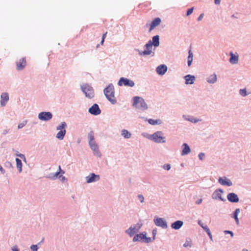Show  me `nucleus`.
Returning <instances> with one entry per match:
<instances>
[{
    "label": "nucleus",
    "instance_id": "4468645a",
    "mask_svg": "<svg viewBox=\"0 0 251 251\" xmlns=\"http://www.w3.org/2000/svg\"><path fill=\"white\" fill-rule=\"evenodd\" d=\"M227 199L231 202H238L239 201L238 196L234 193H229L227 196Z\"/></svg>",
    "mask_w": 251,
    "mask_h": 251
},
{
    "label": "nucleus",
    "instance_id": "2eb2a0df",
    "mask_svg": "<svg viewBox=\"0 0 251 251\" xmlns=\"http://www.w3.org/2000/svg\"><path fill=\"white\" fill-rule=\"evenodd\" d=\"M154 223L157 226H161L162 228H167V225L166 222L162 218H158L154 220Z\"/></svg>",
    "mask_w": 251,
    "mask_h": 251
},
{
    "label": "nucleus",
    "instance_id": "79ce46f5",
    "mask_svg": "<svg viewBox=\"0 0 251 251\" xmlns=\"http://www.w3.org/2000/svg\"><path fill=\"white\" fill-rule=\"evenodd\" d=\"M204 154L203 153H201L199 155V157L200 160H202L203 159V158L204 157Z\"/></svg>",
    "mask_w": 251,
    "mask_h": 251
},
{
    "label": "nucleus",
    "instance_id": "1a4fd4ad",
    "mask_svg": "<svg viewBox=\"0 0 251 251\" xmlns=\"http://www.w3.org/2000/svg\"><path fill=\"white\" fill-rule=\"evenodd\" d=\"M52 115L50 112H42L38 115V118L42 121H49L52 118Z\"/></svg>",
    "mask_w": 251,
    "mask_h": 251
},
{
    "label": "nucleus",
    "instance_id": "6ab92c4d",
    "mask_svg": "<svg viewBox=\"0 0 251 251\" xmlns=\"http://www.w3.org/2000/svg\"><path fill=\"white\" fill-rule=\"evenodd\" d=\"M26 66V60L25 58H21L17 63V69L21 70Z\"/></svg>",
    "mask_w": 251,
    "mask_h": 251
},
{
    "label": "nucleus",
    "instance_id": "f257e3e1",
    "mask_svg": "<svg viewBox=\"0 0 251 251\" xmlns=\"http://www.w3.org/2000/svg\"><path fill=\"white\" fill-rule=\"evenodd\" d=\"M104 93L106 98L112 103L114 104L116 102V100L114 97V88L112 84H109L104 90Z\"/></svg>",
    "mask_w": 251,
    "mask_h": 251
},
{
    "label": "nucleus",
    "instance_id": "aec40b11",
    "mask_svg": "<svg viewBox=\"0 0 251 251\" xmlns=\"http://www.w3.org/2000/svg\"><path fill=\"white\" fill-rule=\"evenodd\" d=\"M9 100V96L7 93H2L1 95L0 104L1 106H4Z\"/></svg>",
    "mask_w": 251,
    "mask_h": 251
},
{
    "label": "nucleus",
    "instance_id": "bb28decb",
    "mask_svg": "<svg viewBox=\"0 0 251 251\" xmlns=\"http://www.w3.org/2000/svg\"><path fill=\"white\" fill-rule=\"evenodd\" d=\"M217 81V75L215 74L211 75L207 79V82L210 83H214Z\"/></svg>",
    "mask_w": 251,
    "mask_h": 251
},
{
    "label": "nucleus",
    "instance_id": "423d86ee",
    "mask_svg": "<svg viewBox=\"0 0 251 251\" xmlns=\"http://www.w3.org/2000/svg\"><path fill=\"white\" fill-rule=\"evenodd\" d=\"M143 241L145 243H149L151 241V238L150 237H147L146 234H144L143 233H140L139 234H137L135 235L133 239V242H137V241Z\"/></svg>",
    "mask_w": 251,
    "mask_h": 251
},
{
    "label": "nucleus",
    "instance_id": "f704fd0d",
    "mask_svg": "<svg viewBox=\"0 0 251 251\" xmlns=\"http://www.w3.org/2000/svg\"><path fill=\"white\" fill-rule=\"evenodd\" d=\"M26 123H27V122L25 121L23 122L22 123L19 124L18 125V128L19 129L23 128L24 126H25V125L26 124Z\"/></svg>",
    "mask_w": 251,
    "mask_h": 251
},
{
    "label": "nucleus",
    "instance_id": "49530a36",
    "mask_svg": "<svg viewBox=\"0 0 251 251\" xmlns=\"http://www.w3.org/2000/svg\"><path fill=\"white\" fill-rule=\"evenodd\" d=\"M203 14H201L200 16L198 17V20L199 21H201L202 18H203Z\"/></svg>",
    "mask_w": 251,
    "mask_h": 251
},
{
    "label": "nucleus",
    "instance_id": "7c9ffc66",
    "mask_svg": "<svg viewBox=\"0 0 251 251\" xmlns=\"http://www.w3.org/2000/svg\"><path fill=\"white\" fill-rule=\"evenodd\" d=\"M193 61V53L191 50H190L189 51V55L188 57V65L190 66L191 65V63Z\"/></svg>",
    "mask_w": 251,
    "mask_h": 251
},
{
    "label": "nucleus",
    "instance_id": "20e7f679",
    "mask_svg": "<svg viewBox=\"0 0 251 251\" xmlns=\"http://www.w3.org/2000/svg\"><path fill=\"white\" fill-rule=\"evenodd\" d=\"M161 131H157L151 136L150 139L157 143H165V137L162 136Z\"/></svg>",
    "mask_w": 251,
    "mask_h": 251
},
{
    "label": "nucleus",
    "instance_id": "a211bd4d",
    "mask_svg": "<svg viewBox=\"0 0 251 251\" xmlns=\"http://www.w3.org/2000/svg\"><path fill=\"white\" fill-rule=\"evenodd\" d=\"M167 70V67L165 65H160L156 68L157 74L160 75H164Z\"/></svg>",
    "mask_w": 251,
    "mask_h": 251
},
{
    "label": "nucleus",
    "instance_id": "ea45409f",
    "mask_svg": "<svg viewBox=\"0 0 251 251\" xmlns=\"http://www.w3.org/2000/svg\"><path fill=\"white\" fill-rule=\"evenodd\" d=\"M138 198L139 200L141 202H143L144 201V198L143 195H138Z\"/></svg>",
    "mask_w": 251,
    "mask_h": 251
},
{
    "label": "nucleus",
    "instance_id": "39448f33",
    "mask_svg": "<svg viewBox=\"0 0 251 251\" xmlns=\"http://www.w3.org/2000/svg\"><path fill=\"white\" fill-rule=\"evenodd\" d=\"M83 92L85 94L86 97L91 99L94 96V92L93 88L90 85L85 84L81 86Z\"/></svg>",
    "mask_w": 251,
    "mask_h": 251
},
{
    "label": "nucleus",
    "instance_id": "b1692460",
    "mask_svg": "<svg viewBox=\"0 0 251 251\" xmlns=\"http://www.w3.org/2000/svg\"><path fill=\"white\" fill-rule=\"evenodd\" d=\"M183 149L181 153L182 155L188 154L190 152V149L186 143L183 144Z\"/></svg>",
    "mask_w": 251,
    "mask_h": 251
},
{
    "label": "nucleus",
    "instance_id": "473e14b6",
    "mask_svg": "<svg viewBox=\"0 0 251 251\" xmlns=\"http://www.w3.org/2000/svg\"><path fill=\"white\" fill-rule=\"evenodd\" d=\"M88 138L89 141V142H93L94 141V132L91 131L89 132L88 134Z\"/></svg>",
    "mask_w": 251,
    "mask_h": 251
},
{
    "label": "nucleus",
    "instance_id": "c85d7f7f",
    "mask_svg": "<svg viewBox=\"0 0 251 251\" xmlns=\"http://www.w3.org/2000/svg\"><path fill=\"white\" fill-rule=\"evenodd\" d=\"M16 165L19 171V172H21L22 170V163L21 160L19 158L16 159Z\"/></svg>",
    "mask_w": 251,
    "mask_h": 251
},
{
    "label": "nucleus",
    "instance_id": "c756f323",
    "mask_svg": "<svg viewBox=\"0 0 251 251\" xmlns=\"http://www.w3.org/2000/svg\"><path fill=\"white\" fill-rule=\"evenodd\" d=\"M122 135L125 138H129L131 137V134L126 129H123L122 131Z\"/></svg>",
    "mask_w": 251,
    "mask_h": 251
},
{
    "label": "nucleus",
    "instance_id": "6e6552de",
    "mask_svg": "<svg viewBox=\"0 0 251 251\" xmlns=\"http://www.w3.org/2000/svg\"><path fill=\"white\" fill-rule=\"evenodd\" d=\"M224 191L221 189L216 190L212 194V198L214 200H220L222 201H225L226 200L222 198V194Z\"/></svg>",
    "mask_w": 251,
    "mask_h": 251
},
{
    "label": "nucleus",
    "instance_id": "9b49d317",
    "mask_svg": "<svg viewBox=\"0 0 251 251\" xmlns=\"http://www.w3.org/2000/svg\"><path fill=\"white\" fill-rule=\"evenodd\" d=\"M89 112L93 115H97L100 113L101 111L98 105L97 104H94L89 108Z\"/></svg>",
    "mask_w": 251,
    "mask_h": 251
},
{
    "label": "nucleus",
    "instance_id": "f03ea898",
    "mask_svg": "<svg viewBox=\"0 0 251 251\" xmlns=\"http://www.w3.org/2000/svg\"><path fill=\"white\" fill-rule=\"evenodd\" d=\"M133 105L137 108L145 110L148 108L147 104L145 100L139 97H135L133 98Z\"/></svg>",
    "mask_w": 251,
    "mask_h": 251
},
{
    "label": "nucleus",
    "instance_id": "de8ad7c7",
    "mask_svg": "<svg viewBox=\"0 0 251 251\" xmlns=\"http://www.w3.org/2000/svg\"><path fill=\"white\" fill-rule=\"evenodd\" d=\"M221 0H215L214 2L216 4H219L220 3Z\"/></svg>",
    "mask_w": 251,
    "mask_h": 251
},
{
    "label": "nucleus",
    "instance_id": "412c9836",
    "mask_svg": "<svg viewBox=\"0 0 251 251\" xmlns=\"http://www.w3.org/2000/svg\"><path fill=\"white\" fill-rule=\"evenodd\" d=\"M139 228V227H137L136 226H134L133 227H130L126 231V232L128 233L130 237H131L138 231Z\"/></svg>",
    "mask_w": 251,
    "mask_h": 251
},
{
    "label": "nucleus",
    "instance_id": "09e8293b",
    "mask_svg": "<svg viewBox=\"0 0 251 251\" xmlns=\"http://www.w3.org/2000/svg\"><path fill=\"white\" fill-rule=\"evenodd\" d=\"M225 232H226V233H230V234H231V236L232 237L233 236V233L232 231H228V230H226V231H225Z\"/></svg>",
    "mask_w": 251,
    "mask_h": 251
},
{
    "label": "nucleus",
    "instance_id": "3c124183",
    "mask_svg": "<svg viewBox=\"0 0 251 251\" xmlns=\"http://www.w3.org/2000/svg\"><path fill=\"white\" fill-rule=\"evenodd\" d=\"M12 251H19L18 249L16 247H14L13 248H12Z\"/></svg>",
    "mask_w": 251,
    "mask_h": 251
},
{
    "label": "nucleus",
    "instance_id": "603ef678",
    "mask_svg": "<svg viewBox=\"0 0 251 251\" xmlns=\"http://www.w3.org/2000/svg\"><path fill=\"white\" fill-rule=\"evenodd\" d=\"M19 156L22 158L23 157H24V155L23 154H20Z\"/></svg>",
    "mask_w": 251,
    "mask_h": 251
},
{
    "label": "nucleus",
    "instance_id": "72a5a7b5",
    "mask_svg": "<svg viewBox=\"0 0 251 251\" xmlns=\"http://www.w3.org/2000/svg\"><path fill=\"white\" fill-rule=\"evenodd\" d=\"M184 247H191L192 246V242L191 241H186L183 244Z\"/></svg>",
    "mask_w": 251,
    "mask_h": 251
},
{
    "label": "nucleus",
    "instance_id": "4c0bfd02",
    "mask_svg": "<svg viewBox=\"0 0 251 251\" xmlns=\"http://www.w3.org/2000/svg\"><path fill=\"white\" fill-rule=\"evenodd\" d=\"M107 32H106L105 33H104L102 36L101 41V44L102 45L103 44V42L104 41L105 38L106 37V35L107 34Z\"/></svg>",
    "mask_w": 251,
    "mask_h": 251
},
{
    "label": "nucleus",
    "instance_id": "58836bf2",
    "mask_svg": "<svg viewBox=\"0 0 251 251\" xmlns=\"http://www.w3.org/2000/svg\"><path fill=\"white\" fill-rule=\"evenodd\" d=\"M193 9H194L193 8L189 9L187 12V14H186L187 16H189L190 14H191L193 11Z\"/></svg>",
    "mask_w": 251,
    "mask_h": 251
},
{
    "label": "nucleus",
    "instance_id": "f8f14e48",
    "mask_svg": "<svg viewBox=\"0 0 251 251\" xmlns=\"http://www.w3.org/2000/svg\"><path fill=\"white\" fill-rule=\"evenodd\" d=\"M86 179L87 183H91L99 180L100 179V176L92 173L86 177Z\"/></svg>",
    "mask_w": 251,
    "mask_h": 251
},
{
    "label": "nucleus",
    "instance_id": "cd10ccee",
    "mask_svg": "<svg viewBox=\"0 0 251 251\" xmlns=\"http://www.w3.org/2000/svg\"><path fill=\"white\" fill-rule=\"evenodd\" d=\"M240 213V209L239 208H237L234 213L233 214V218L236 221V222L237 223V225L239 224V219L238 218V215L239 214V213Z\"/></svg>",
    "mask_w": 251,
    "mask_h": 251
},
{
    "label": "nucleus",
    "instance_id": "0eeeda50",
    "mask_svg": "<svg viewBox=\"0 0 251 251\" xmlns=\"http://www.w3.org/2000/svg\"><path fill=\"white\" fill-rule=\"evenodd\" d=\"M118 85L120 86L124 85L126 86L133 87L134 86V82L127 78L121 77L118 82Z\"/></svg>",
    "mask_w": 251,
    "mask_h": 251
},
{
    "label": "nucleus",
    "instance_id": "a19ab883",
    "mask_svg": "<svg viewBox=\"0 0 251 251\" xmlns=\"http://www.w3.org/2000/svg\"><path fill=\"white\" fill-rule=\"evenodd\" d=\"M170 165L169 164H165L163 166V168L166 170H169L170 169Z\"/></svg>",
    "mask_w": 251,
    "mask_h": 251
},
{
    "label": "nucleus",
    "instance_id": "f3484780",
    "mask_svg": "<svg viewBox=\"0 0 251 251\" xmlns=\"http://www.w3.org/2000/svg\"><path fill=\"white\" fill-rule=\"evenodd\" d=\"M161 23V20L159 18L154 19L150 25L149 32L153 30L156 26L158 25Z\"/></svg>",
    "mask_w": 251,
    "mask_h": 251
},
{
    "label": "nucleus",
    "instance_id": "a878e982",
    "mask_svg": "<svg viewBox=\"0 0 251 251\" xmlns=\"http://www.w3.org/2000/svg\"><path fill=\"white\" fill-rule=\"evenodd\" d=\"M89 143L91 149L95 152V153H98L99 148L95 142H89Z\"/></svg>",
    "mask_w": 251,
    "mask_h": 251
},
{
    "label": "nucleus",
    "instance_id": "e433bc0d",
    "mask_svg": "<svg viewBox=\"0 0 251 251\" xmlns=\"http://www.w3.org/2000/svg\"><path fill=\"white\" fill-rule=\"evenodd\" d=\"M30 249L32 251H37L38 247L37 245H32Z\"/></svg>",
    "mask_w": 251,
    "mask_h": 251
},
{
    "label": "nucleus",
    "instance_id": "7ed1b4c3",
    "mask_svg": "<svg viewBox=\"0 0 251 251\" xmlns=\"http://www.w3.org/2000/svg\"><path fill=\"white\" fill-rule=\"evenodd\" d=\"M67 127V124L65 122L61 123V125L57 127V130L59 131L57 133L56 137L59 139L62 140L66 134V131L65 128Z\"/></svg>",
    "mask_w": 251,
    "mask_h": 251
},
{
    "label": "nucleus",
    "instance_id": "dca6fc26",
    "mask_svg": "<svg viewBox=\"0 0 251 251\" xmlns=\"http://www.w3.org/2000/svg\"><path fill=\"white\" fill-rule=\"evenodd\" d=\"M230 58L229 59V62L232 64H237L238 62L239 55L236 53L234 54L232 52H230Z\"/></svg>",
    "mask_w": 251,
    "mask_h": 251
},
{
    "label": "nucleus",
    "instance_id": "864d4df0",
    "mask_svg": "<svg viewBox=\"0 0 251 251\" xmlns=\"http://www.w3.org/2000/svg\"><path fill=\"white\" fill-rule=\"evenodd\" d=\"M243 251H248L247 250H246V249H243Z\"/></svg>",
    "mask_w": 251,
    "mask_h": 251
},
{
    "label": "nucleus",
    "instance_id": "4be33fe9",
    "mask_svg": "<svg viewBox=\"0 0 251 251\" xmlns=\"http://www.w3.org/2000/svg\"><path fill=\"white\" fill-rule=\"evenodd\" d=\"M183 222L181 221H177L171 225V227L175 229H179L183 225Z\"/></svg>",
    "mask_w": 251,
    "mask_h": 251
},
{
    "label": "nucleus",
    "instance_id": "5701e85b",
    "mask_svg": "<svg viewBox=\"0 0 251 251\" xmlns=\"http://www.w3.org/2000/svg\"><path fill=\"white\" fill-rule=\"evenodd\" d=\"M186 84H192L194 83V80L195 79V77L193 75H187L185 76Z\"/></svg>",
    "mask_w": 251,
    "mask_h": 251
},
{
    "label": "nucleus",
    "instance_id": "2f4dec72",
    "mask_svg": "<svg viewBox=\"0 0 251 251\" xmlns=\"http://www.w3.org/2000/svg\"><path fill=\"white\" fill-rule=\"evenodd\" d=\"M148 122L152 125H156V124H161V121L158 120H153V119H150L149 120H148Z\"/></svg>",
    "mask_w": 251,
    "mask_h": 251
},
{
    "label": "nucleus",
    "instance_id": "393cba45",
    "mask_svg": "<svg viewBox=\"0 0 251 251\" xmlns=\"http://www.w3.org/2000/svg\"><path fill=\"white\" fill-rule=\"evenodd\" d=\"M152 45L154 47H158L159 45V36L158 35L154 36L152 37Z\"/></svg>",
    "mask_w": 251,
    "mask_h": 251
},
{
    "label": "nucleus",
    "instance_id": "8fccbe9b",
    "mask_svg": "<svg viewBox=\"0 0 251 251\" xmlns=\"http://www.w3.org/2000/svg\"><path fill=\"white\" fill-rule=\"evenodd\" d=\"M207 233L208 234V236H209V237L211 239L212 238V235L211 234V232H210V230L208 232H207Z\"/></svg>",
    "mask_w": 251,
    "mask_h": 251
},
{
    "label": "nucleus",
    "instance_id": "ddd939ff",
    "mask_svg": "<svg viewBox=\"0 0 251 251\" xmlns=\"http://www.w3.org/2000/svg\"><path fill=\"white\" fill-rule=\"evenodd\" d=\"M218 181L222 185L230 186L232 185V183L231 180L226 177H219Z\"/></svg>",
    "mask_w": 251,
    "mask_h": 251
},
{
    "label": "nucleus",
    "instance_id": "9d476101",
    "mask_svg": "<svg viewBox=\"0 0 251 251\" xmlns=\"http://www.w3.org/2000/svg\"><path fill=\"white\" fill-rule=\"evenodd\" d=\"M145 47L146 50L141 52H140V55H148L151 54L152 48L151 41H149L148 43L146 44Z\"/></svg>",
    "mask_w": 251,
    "mask_h": 251
},
{
    "label": "nucleus",
    "instance_id": "37998d69",
    "mask_svg": "<svg viewBox=\"0 0 251 251\" xmlns=\"http://www.w3.org/2000/svg\"><path fill=\"white\" fill-rule=\"evenodd\" d=\"M205 230V231L207 232H209L210 231L209 228L206 226H201Z\"/></svg>",
    "mask_w": 251,
    "mask_h": 251
},
{
    "label": "nucleus",
    "instance_id": "a18cd8bd",
    "mask_svg": "<svg viewBox=\"0 0 251 251\" xmlns=\"http://www.w3.org/2000/svg\"><path fill=\"white\" fill-rule=\"evenodd\" d=\"M202 200L201 199L198 200L196 201V203L197 204H200L202 202Z\"/></svg>",
    "mask_w": 251,
    "mask_h": 251
},
{
    "label": "nucleus",
    "instance_id": "c03bdc74",
    "mask_svg": "<svg viewBox=\"0 0 251 251\" xmlns=\"http://www.w3.org/2000/svg\"><path fill=\"white\" fill-rule=\"evenodd\" d=\"M59 171H61V168H60V166H59ZM60 173V171H59V172H56V173H55V174H54V176L57 177V176L59 175V174Z\"/></svg>",
    "mask_w": 251,
    "mask_h": 251
},
{
    "label": "nucleus",
    "instance_id": "c9c22d12",
    "mask_svg": "<svg viewBox=\"0 0 251 251\" xmlns=\"http://www.w3.org/2000/svg\"><path fill=\"white\" fill-rule=\"evenodd\" d=\"M240 94L242 96H245L247 95L246 89H241L240 90Z\"/></svg>",
    "mask_w": 251,
    "mask_h": 251
}]
</instances>
